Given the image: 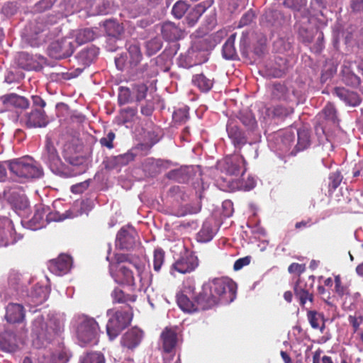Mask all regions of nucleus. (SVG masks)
Wrapping results in <instances>:
<instances>
[{"label":"nucleus","instance_id":"bb28decb","mask_svg":"<svg viewBox=\"0 0 363 363\" xmlns=\"http://www.w3.org/2000/svg\"><path fill=\"white\" fill-rule=\"evenodd\" d=\"M214 80L204 74H194L192 77V84L202 92L209 91L213 86Z\"/></svg>","mask_w":363,"mask_h":363},{"label":"nucleus","instance_id":"7c9ffc66","mask_svg":"<svg viewBox=\"0 0 363 363\" xmlns=\"http://www.w3.org/2000/svg\"><path fill=\"white\" fill-rule=\"evenodd\" d=\"M167 179L178 183H186L190 179V174L187 168H179L171 170L166 174Z\"/></svg>","mask_w":363,"mask_h":363},{"label":"nucleus","instance_id":"864d4df0","mask_svg":"<svg viewBox=\"0 0 363 363\" xmlns=\"http://www.w3.org/2000/svg\"><path fill=\"white\" fill-rule=\"evenodd\" d=\"M280 140L281 143L279 145V150L283 152H286L294 143V135L291 133H286L281 138Z\"/></svg>","mask_w":363,"mask_h":363},{"label":"nucleus","instance_id":"3c124183","mask_svg":"<svg viewBox=\"0 0 363 363\" xmlns=\"http://www.w3.org/2000/svg\"><path fill=\"white\" fill-rule=\"evenodd\" d=\"M213 235L214 233L211 226L208 223H204L198 233V240L200 242H206L211 240Z\"/></svg>","mask_w":363,"mask_h":363},{"label":"nucleus","instance_id":"9d476101","mask_svg":"<svg viewBox=\"0 0 363 363\" xmlns=\"http://www.w3.org/2000/svg\"><path fill=\"white\" fill-rule=\"evenodd\" d=\"M22 238L21 234L16 233L9 218L0 216V247L15 244Z\"/></svg>","mask_w":363,"mask_h":363},{"label":"nucleus","instance_id":"473e14b6","mask_svg":"<svg viewBox=\"0 0 363 363\" xmlns=\"http://www.w3.org/2000/svg\"><path fill=\"white\" fill-rule=\"evenodd\" d=\"M128 53L130 57L129 64L131 67L137 66L142 60L143 55L138 43L128 44Z\"/></svg>","mask_w":363,"mask_h":363},{"label":"nucleus","instance_id":"de8ad7c7","mask_svg":"<svg viewBox=\"0 0 363 363\" xmlns=\"http://www.w3.org/2000/svg\"><path fill=\"white\" fill-rule=\"evenodd\" d=\"M104 355L100 352H87L82 359L81 363H105Z\"/></svg>","mask_w":363,"mask_h":363},{"label":"nucleus","instance_id":"f704fd0d","mask_svg":"<svg viewBox=\"0 0 363 363\" xmlns=\"http://www.w3.org/2000/svg\"><path fill=\"white\" fill-rule=\"evenodd\" d=\"M177 302L179 307L186 313H191L196 312L195 301H191L189 298L183 294L177 296Z\"/></svg>","mask_w":363,"mask_h":363},{"label":"nucleus","instance_id":"8fccbe9b","mask_svg":"<svg viewBox=\"0 0 363 363\" xmlns=\"http://www.w3.org/2000/svg\"><path fill=\"white\" fill-rule=\"evenodd\" d=\"M133 91L128 87H119V93L118 96V104L124 105L133 101Z\"/></svg>","mask_w":363,"mask_h":363},{"label":"nucleus","instance_id":"79ce46f5","mask_svg":"<svg viewBox=\"0 0 363 363\" xmlns=\"http://www.w3.org/2000/svg\"><path fill=\"white\" fill-rule=\"evenodd\" d=\"M342 82L347 86L352 87H358L361 84V79L354 72L348 69L342 72Z\"/></svg>","mask_w":363,"mask_h":363},{"label":"nucleus","instance_id":"393cba45","mask_svg":"<svg viewBox=\"0 0 363 363\" xmlns=\"http://www.w3.org/2000/svg\"><path fill=\"white\" fill-rule=\"evenodd\" d=\"M115 280L121 284L131 286H135V278L133 272L127 266H119L115 275Z\"/></svg>","mask_w":363,"mask_h":363},{"label":"nucleus","instance_id":"b1692460","mask_svg":"<svg viewBox=\"0 0 363 363\" xmlns=\"http://www.w3.org/2000/svg\"><path fill=\"white\" fill-rule=\"evenodd\" d=\"M1 99L4 104L7 107L12 106L18 109L24 110L29 106V101L26 98L16 94L4 95L1 97Z\"/></svg>","mask_w":363,"mask_h":363},{"label":"nucleus","instance_id":"4d7b16f0","mask_svg":"<svg viewBox=\"0 0 363 363\" xmlns=\"http://www.w3.org/2000/svg\"><path fill=\"white\" fill-rule=\"evenodd\" d=\"M329 191H334L341 184L342 180V176L341 172L336 171L332 172L329 177Z\"/></svg>","mask_w":363,"mask_h":363},{"label":"nucleus","instance_id":"f3484780","mask_svg":"<svg viewBox=\"0 0 363 363\" xmlns=\"http://www.w3.org/2000/svg\"><path fill=\"white\" fill-rule=\"evenodd\" d=\"M143 337V331L137 327H134L123 335L121 342L123 347L133 350L140 344Z\"/></svg>","mask_w":363,"mask_h":363},{"label":"nucleus","instance_id":"49530a36","mask_svg":"<svg viewBox=\"0 0 363 363\" xmlns=\"http://www.w3.org/2000/svg\"><path fill=\"white\" fill-rule=\"evenodd\" d=\"M113 301L115 303H123L128 301L134 302L135 296L130 294H125L121 289L116 288L111 293Z\"/></svg>","mask_w":363,"mask_h":363},{"label":"nucleus","instance_id":"f257e3e1","mask_svg":"<svg viewBox=\"0 0 363 363\" xmlns=\"http://www.w3.org/2000/svg\"><path fill=\"white\" fill-rule=\"evenodd\" d=\"M10 172L21 179L39 178L43 175V169L31 157L26 156L6 161Z\"/></svg>","mask_w":363,"mask_h":363},{"label":"nucleus","instance_id":"13d9d810","mask_svg":"<svg viewBox=\"0 0 363 363\" xmlns=\"http://www.w3.org/2000/svg\"><path fill=\"white\" fill-rule=\"evenodd\" d=\"M194 54L195 51L191 49L189 50L186 55H181L179 59V66L184 68H190L196 65V63H194L190 60V57H192Z\"/></svg>","mask_w":363,"mask_h":363},{"label":"nucleus","instance_id":"a18cd8bd","mask_svg":"<svg viewBox=\"0 0 363 363\" xmlns=\"http://www.w3.org/2000/svg\"><path fill=\"white\" fill-rule=\"evenodd\" d=\"M203 11V7L200 5H197L192 10H191L186 17V21L188 26L190 27L194 26L197 23Z\"/></svg>","mask_w":363,"mask_h":363},{"label":"nucleus","instance_id":"4be33fe9","mask_svg":"<svg viewBox=\"0 0 363 363\" xmlns=\"http://www.w3.org/2000/svg\"><path fill=\"white\" fill-rule=\"evenodd\" d=\"M161 33L163 38L168 41H176L181 39L184 30L172 22H165L162 26Z\"/></svg>","mask_w":363,"mask_h":363},{"label":"nucleus","instance_id":"69168bd1","mask_svg":"<svg viewBox=\"0 0 363 363\" xmlns=\"http://www.w3.org/2000/svg\"><path fill=\"white\" fill-rule=\"evenodd\" d=\"M335 291L340 297L343 296L347 291V288L342 284L340 275L335 277Z\"/></svg>","mask_w":363,"mask_h":363},{"label":"nucleus","instance_id":"423d86ee","mask_svg":"<svg viewBox=\"0 0 363 363\" xmlns=\"http://www.w3.org/2000/svg\"><path fill=\"white\" fill-rule=\"evenodd\" d=\"M114 260L117 264L128 263L134 267L137 272V277L139 278L141 287L150 284L149 280L144 278L145 271V263L139 256L132 254L117 253L114 255Z\"/></svg>","mask_w":363,"mask_h":363},{"label":"nucleus","instance_id":"ea45409f","mask_svg":"<svg viewBox=\"0 0 363 363\" xmlns=\"http://www.w3.org/2000/svg\"><path fill=\"white\" fill-rule=\"evenodd\" d=\"M256 184L255 179L252 177H247L245 179L242 178V179H238L235 182H233V189L242 190V191H250L252 189Z\"/></svg>","mask_w":363,"mask_h":363},{"label":"nucleus","instance_id":"603ef678","mask_svg":"<svg viewBox=\"0 0 363 363\" xmlns=\"http://www.w3.org/2000/svg\"><path fill=\"white\" fill-rule=\"evenodd\" d=\"M189 5L187 4L185 1L181 0L178 1L173 6L172 13L175 18L180 19L186 13L189 9Z\"/></svg>","mask_w":363,"mask_h":363},{"label":"nucleus","instance_id":"338daca9","mask_svg":"<svg viewBox=\"0 0 363 363\" xmlns=\"http://www.w3.org/2000/svg\"><path fill=\"white\" fill-rule=\"evenodd\" d=\"M255 13L252 10L247 11L245 13L242 15L240 20L239 26L243 27L249 25L255 18Z\"/></svg>","mask_w":363,"mask_h":363},{"label":"nucleus","instance_id":"37998d69","mask_svg":"<svg viewBox=\"0 0 363 363\" xmlns=\"http://www.w3.org/2000/svg\"><path fill=\"white\" fill-rule=\"evenodd\" d=\"M293 108L291 107H284L283 106H276L269 108L267 110L268 116H272L277 118H284L293 113Z\"/></svg>","mask_w":363,"mask_h":363},{"label":"nucleus","instance_id":"c03bdc74","mask_svg":"<svg viewBox=\"0 0 363 363\" xmlns=\"http://www.w3.org/2000/svg\"><path fill=\"white\" fill-rule=\"evenodd\" d=\"M165 262V252L162 248H157L153 252V269L160 272Z\"/></svg>","mask_w":363,"mask_h":363},{"label":"nucleus","instance_id":"1a4fd4ad","mask_svg":"<svg viewBox=\"0 0 363 363\" xmlns=\"http://www.w3.org/2000/svg\"><path fill=\"white\" fill-rule=\"evenodd\" d=\"M53 324L51 320L46 323L42 315L38 316L32 323L31 333L39 340H50L60 330L57 327L53 328Z\"/></svg>","mask_w":363,"mask_h":363},{"label":"nucleus","instance_id":"6ab92c4d","mask_svg":"<svg viewBox=\"0 0 363 363\" xmlns=\"http://www.w3.org/2000/svg\"><path fill=\"white\" fill-rule=\"evenodd\" d=\"M194 301L196 307V312L208 310L217 305L209 291L206 290L205 284H203L201 291L195 296Z\"/></svg>","mask_w":363,"mask_h":363},{"label":"nucleus","instance_id":"72a5a7b5","mask_svg":"<svg viewBox=\"0 0 363 363\" xmlns=\"http://www.w3.org/2000/svg\"><path fill=\"white\" fill-rule=\"evenodd\" d=\"M135 157V154L133 153L132 150H129L124 154L112 157L109 162L112 164V167L125 166L133 161Z\"/></svg>","mask_w":363,"mask_h":363},{"label":"nucleus","instance_id":"412c9836","mask_svg":"<svg viewBox=\"0 0 363 363\" xmlns=\"http://www.w3.org/2000/svg\"><path fill=\"white\" fill-rule=\"evenodd\" d=\"M50 24L47 19L43 17L38 18L30 26V31L36 38L45 41L47 38H50Z\"/></svg>","mask_w":363,"mask_h":363},{"label":"nucleus","instance_id":"e433bc0d","mask_svg":"<svg viewBox=\"0 0 363 363\" xmlns=\"http://www.w3.org/2000/svg\"><path fill=\"white\" fill-rule=\"evenodd\" d=\"M96 38V33L92 28H86L77 30L75 43L82 45L92 41Z\"/></svg>","mask_w":363,"mask_h":363},{"label":"nucleus","instance_id":"6e6552de","mask_svg":"<svg viewBox=\"0 0 363 363\" xmlns=\"http://www.w3.org/2000/svg\"><path fill=\"white\" fill-rule=\"evenodd\" d=\"M0 199L6 201L17 210H24L28 206V199L21 187H6L0 194Z\"/></svg>","mask_w":363,"mask_h":363},{"label":"nucleus","instance_id":"2f4dec72","mask_svg":"<svg viewBox=\"0 0 363 363\" xmlns=\"http://www.w3.org/2000/svg\"><path fill=\"white\" fill-rule=\"evenodd\" d=\"M46 216L47 208L42 207L35 211L33 218L30 220V223L34 229H40L47 225Z\"/></svg>","mask_w":363,"mask_h":363},{"label":"nucleus","instance_id":"9b49d317","mask_svg":"<svg viewBox=\"0 0 363 363\" xmlns=\"http://www.w3.org/2000/svg\"><path fill=\"white\" fill-rule=\"evenodd\" d=\"M18 120L28 128H44L49 123L45 112L38 108H34L23 116L18 115Z\"/></svg>","mask_w":363,"mask_h":363},{"label":"nucleus","instance_id":"c85d7f7f","mask_svg":"<svg viewBox=\"0 0 363 363\" xmlns=\"http://www.w3.org/2000/svg\"><path fill=\"white\" fill-rule=\"evenodd\" d=\"M79 168L80 167L79 166L73 164L65 165L62 162L61 165H59L60 172H53V173L63 177H74L80 175L85 172L84 169H79Z\"/></svg>","mask_w":363,"mask_h":363},{"label":"nucleus","instance_id":"6e6d98bb","mask_svg":"<svg viewBox=\"0 0 363 363\" xmlns=\"http://www.w3.org/2000/svg\"><path fill=\"white\" fill-rule=\"evenodd\" d=\"M162 47V43L158 38H154L146 43L147 52L149 55L157 53Z\"/></svg>","mask_w":363,"mask_h":363},{"label":"nucleus","instance_id":"0e129e2a","mask_svg":"<svg viewBox=\"0 0 363 363\" xmlns=\"http://www.w3.org/2000/svg\"><path fill=\"white\" fill-rule=\"evenodd\" d=\"M322 351L320 350H316L313 355V363H334L332 358L329 356L324 355L320 357Z\"/></svg>","mask_w":363,"mask_h":363},{"label":"nucleus","instance_id":"0eeeda50","mask_svg":"<svg viewBox=\"0 0 363 363\" xmlns=\"http://www.w3.org/2000/svg\"><path fill=\"white\" fill-rule=\"evenodd\" d=\"M199 265V260L196 253L185 248L180 257L172 264V269L184 274L195 271Z\"/></svg>","mask_w":363,"mask_h":363},{"label":"nucleus","instance_id":"cd10ccee","mask_svg":"<svg viewBox=\"0 0 363 363\" xmlns=\"http://www.w3.org/2000/svg\"><path fill=\"white\" fill-rule=\"evenodd\" d=\"M99 50L95 47L84 48L78 54V60L84 65L89 66L97 57Z\"/></svg>","mask_w":363,"mask_h":363},{"label":"nucleus","instance_id":"e2e57ef3","mask_svg":"<svg viewBox=\"0 0 363 363\" xmlns=\"http://www.w3.org/2000/svg\"><path fill=\"white\" fill-rule=\"evenodd\" d=\"M323 113L326 119L335 121L336 119V109L333 104L328 103L323 109Z\"/></svg>","mask_w":363,"mask_h":363},{"label":"nucleus","instance_id":"ddd939ff","mask_svg":"<svg viewBox=\"0 0 363 363\" xmlns=\"http://www.w3.org/2000/svg\"><path fill=\"white\" fill-rule=\"evenodd\" d=\"M43 159L52 172H60L59 165L60 166L62 162L51 138L49 137H46L45 139V152Z\"/></svg>","mask_w":363,"mask_h":363},{"label":"nucleus","instance_id":"f03ea898","mask_svg":"<svg viewBox=\"0 0 363 363\" xmlns=\"http://www.w3.org/2000/svg\"><path fill=\"white\" fill-rule=\"evenodd\" d=\"M206 290L209 291L213 298L218 304L220 301L231 302L235 298L236 284L230 279L216 278L205 284Z\"/></svg>","mask_w":363,"mask_h":363},{"label":"nucleus","instance_id":"c756f323","mask_svg":"<svg viewBox=\"0 0 363 363\" xmlns=\"http://www.w3.org/2000/svg\"><path fill=\"white\" fill-rule=\"evenodd\" d=\"M307 318L313 329L323 331L325 328L324 315L316 311H308Z\"/></svg>","mask_w":363,"mask_h":363},{"label":"nucleus","instance_id":"774afa93","mask_svg":"<svg viewBox=\"0 0 363 363\" xmlns=\"http://www.w3.org/2000/svg\"><path fill=\"white\" fill-rule=\"evenodd\" d=\"M89 183L88 181H84L71 186L70 189L73 194H82L88 189Z\"/></svg>","mask_w":363,"mask_h":363},{"label":"nucleus","instance_id":"aec40b11","mask_svg":"<svg viewBox=\"0 0 363 363\" xmlns=\"http://www.w3.org/2000/svg\"><path fill=\"white\" fill-rule=\"evenodd\" d=\"M334 94L347 105L357 106L360 104L362 99L360 96L355 91H350L345 87H335Z\"/></svg>","mask_w":363,"mask_h":363},{"label":"nucleus","instance_id":"09e8293b","mask_svg":"<svg viewBox=\"0 0 363 363\" xmlns=\"http://www.w3.org/2000/svg\"><path fill=\"white\" fill-rule=\"evenodd\" d=\"M133 94H134L135 101L140 102L145 99L147 96L148 87L144 83L134 84L132 86Z\"/></svg>","mask_w":363,"mask_h":363},{"label":"nucleus","instance_id":"c9c22d12","mask_svg":"<svg viewBox=\"0 0 363 363\" xmlns=\"http://www.w3.org/2000/svg\"><path fill=\"white\" fill-rule=\"evenodd\" d=\"M236 34H232L226 40L223 46L222 52L223 56L227 60H233L237 55L236 50L234 46Z\"/></svg>","mask_w":363,"mask_h":363},{"label":"nucleus","instance_id":"a19ab883","mask_svg":"<svg viewBox=\"0 0 363 363\" xmlns=\"http://www.w3.org/2000/svg\"><path fill=\"white\" fill-rule=\"evenodd\" d=\"M272 96L277 100L287 101L289 98V91L284 84H274L272 91Z\"/></svg>","mask_w":363,"mask_h":363},{"label":"nucleus","instance_id":"20e7f679","mask_svg":"<svg viewBox=\"0 0 363 363\" xmlns=\"http://www.w3.org/2000/svg\"><path fill=\"white\" fill-rule=\"evenodd\" d=\"M107 314L109 318L106 324V333L110 340H113L130 324L133 314L124 310H108Z\"/></svg>","mask_w":363,"mask_h":363},{"label":"nucleus","instance_id":"7ed1b4c3","mask_svg":"<svg viewBox=\"0 0 363 363\" xmlns=\"http://www.w3.org/2000/svg\"><path fill=\"white\" fill-rule=\"evenodd\" d=\"M77 337L81 346L96 345L98 342L99 326L94 318L79 315L77 318Z\"/></svg>","mask_w":363,"mask_h":363},{"label":"nucleus","instance_id":"a878e982","mask_svg":"<svg viewBox=\"0 0 363 363\" xmlns=\"http://www.w3.org/2000/svg\"><path fill=\"white\" fill-rule=\"evenodd\" d=\"M245 160L242 155L235 156L226 162L225 171L229 175L237 176L245 172Z\"/></svg>","mask_w":363,"mask_h":363},{"label":"nucleus","instance_id":"5fc2aeb1","mask_svg":"<svg viewBox=\"0 0 363 363\" xmlns=\"http://www.w3.org/2000/svg\"><path fill=\"white\" fill-rule=\"evenodd\" d=\"M189 118V108L186 107L178 108L173 113V120L177 123H184Z\"/></svg>","mask_w":363,"mask_h":363},{"label":"nucleus","instance_id":"dca6fc26","mask_svg":"<svg viewBox=\"0 0 363 363\" xmlns=\"http://www.w3.org/2000/svg\"><path fill=\"white\" fill-rule=\"evenodd\" d=\"M72 265V257L67 255L62 254L57 258L49 262L48 269L52 273L57 276H62L70 270Z\"/></svg>","mask_w":363,"mask_h":363},{"label":"nucleus","instance_id":"680f3d73","mask_svg":"<svg viewBox=\"0 0 363 363\" xmlns=\"http://www.w3.org/2000/svg\"><path fill=\"white\" fill-rule=\"evenodd\" d=\"M138 110L136 108H126L121 111V116L123 118V123H128L133 121V118L136 115Z\"/></svg>","mask_w":363,"mask_h":363},{"label":"nucleus","instance_id":"39448f33","mask_svg":"<svg viewBox=\"0 0 363 363\" xmlns=\"http://www.w3.org/2000/svg\"><path fill=\"white\" fill-rule=\"evenodd\" d=\"M315 277L311 275L306 280L298 277L294 286V293L296 298L301 307H303L307 301L313 302V286Z\"/></svg>","mask_w":363,"mask_h":363},{"label":"nucleus","instance_id":"4c0bfd02","mask_svg":"<svg viewBox=\"0 0 363 363\" xmlns=\"http://www.w3.org/2000/svg\"><path fill=\"white\" fill-rule=\"evenodd\" d=\"M237 117L248 130H253L257 127L255 117L251 111H240Z\"/></svg>","mask_w":363,"mask_h":363},{"label":"nucleus","instance_id":"58836bf2","mask_svg":"<svg viewBox=\"0 0 363 363\" xmlns=\"http://www.w3.org/2000/svg\"><path fill=\"white\" fill-rule=\"evenodd\" d=\"M297 135L298 142L296 145L297 151H302L308 148L311 145L309 131L305 129H299Z\"/></svg>","mask_w":363,"mask_h":363},{"label":"nucleus","instance_id":"a211bd4d","mask_svg":"<svg viewBox=\"0 0 363 363\" xmlns=\"http://www.w3.org/2000/svg\"><path fill=\"white\" fill-rule=\"evenodd\" d=\"M26 316V311L23 305L9 303L6 307L5 318L9 323H21Z\"/></svg>","mask_w":363,"mask_h":363},{"label":"nucleus","instance_id":"f8f14e48","mask_svg":"<svg viewBox=\"0 0 363 363\" xmlns=\"http://www.w3.org/2000/svg\"><path fill=\"white\" fill-rule=\"evenodd\" d=\"M74 48V41L71 38H64L52 43L49 46V52L53 57L62 59L72 55Z\"/></svg>","mask_w":363,"mask_h":363},{"label":"nucleus","instance_id":"052dcab7","mask_svg":"<svg viewBox=\"0 0 363 363\" xmlns=\"http://www.w3.org/2000/svg\"><path fill=\"white\" fill-rule=\"evenodd\" d=\"M116 135L113 131L108 132L104 137H102L99 143L102 147H106L109 150L114 147L113 140H115Z\"/></svg>","mask_w":363,"mask_h":363},{"label":"nucleus","instance_id":"4468645a","mask_svg":"<svg viewBox=\"0 0 363 363\" xmlns=\"http://www.w3.org/2000/svg\"><path fill=\"white\" fill-rule=\"evenodd\" d=\"M137 233L134 228L125 226L121 228L116 236V245L121 249H132L136 242Z\"/></svg>","mask_w":363,"mask_h":363},{"label":"nucleus","instance_id":"2eb2a0df","mask_svg":"<svg viewBox=\"0 0 363 363\" xmlns=\"http://www.w3.org/2000/svg\"><path fill=\"white\" fill-rule=\"evenodd\" d=\"M226 130L229 138L235 147L240 149L247 143L245 132L238 127L234 119L230 118L228 120Z\"/></svg>","mask_w":363,"mask_h":363},{"label":"nucleus","instance_id":"5701e85b","mask_svg":"<svg viewBox=\"0 0 363 363\" xmlns=\"http://www.w3.org/2000/svg\"><path fill=\"white\" fill-rule=\"evenodd\" d=\"M162 348L164 352H171L176 347L177 342V332L169 328H165L161 334Z\"/></svg>","mask_w":363,"mask_h":363},{"label":"nucleus","instance_id":"bf43d9fd","mask_svg":"<svg viewBox=\"0 0 363 363\" xmlns=\"http://www.w3.org/2000/svg\"><path fill=\"white\" fill-rule=\"evenodd\" d=\"M32 296L35 298V304L43 303L47 299V294L41 286H35L33 288Z\"/></svg>","mask_w":363,"mask_h":363}]
</instances>
